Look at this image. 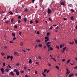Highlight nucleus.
Listing matches in <instances>:
<instances>
[{"label":"nucleus","mask_w":77,"mask_h":77,"mask_svg":"<svg viewBox=\"0 0 77 77\" xmlns=\"http://www.w3.org/2000/svg\"><path fill=\"white\" fill-rule=\"evenodd\" d=\"M70 19H71V20H74V17L73 16H71L70 17Z\"/></svg>","instance_id":"12"},{"label":"nucleus","mask_w":77,"mask_h":77,"mask_svg":"<svg viewBox=\"0 0 77 77\" xmlns=\"http://www.w3.org/2000/svg\"><path fill=\"white\" fill-rule=\"evenodd\" d=\"M65 2H62L61 3V5H63V6L65 5Z\"/></svg>","instance_id":"7"},{"label":"nucleus","mask_w":77,"mask_h":77,"mask_svg":"<svg viewBox=\"0 0 77 77\" xmlns=\"http://www.w3.org/2000/svg\"><path fill=\"white\" fill-rule=\"evenodd\" d=\"M14 21V18H12L11 20V22H13Z\"/></svg>","instance_id":"46"},{"label":"nucleus","mask_w":77,"mask_h":77,"mask_svg":"<svg viewBox=\"0 0 77 77\" xmlns=\"http://www.w3.org/2000/svg\"><path fill=\"white\" fill-rule=\"evenodd\" d=\"M12 35L13 36H15V33H12Z\"/></svg>","instance_id":"29"},{"label":"nucleus","mask_w":77,"mask_h":77,"mask_svg":"<svg viewBox=\"0 0 77 77\" xmlns=\"http://www.w3.org/2000/svg\"><path fill=\"white\" fill-rule=\"evenodd\" d=\"M63 62H65V59H63L62 60Z\"/></svg>","instance_id":"53"},{"label":"nucleus","mask_w":77,"mask_h":77,"mask_svg":"<svg viewBox=\"0 0 77 77\" xmlns=\"http://www.w3.org/2000/svg\"><path fill=\"white\" fill-rule=\"evenodd\" d=\"M10 58H11V60H12V59H13V56H11L10 57Z\"/></svg>","instance_id":"27"},{"label":"nucleus","mask_w":77,"mask_h":77,"mask_svg":"<svg viewBox=\"0 0 77 77\" xmlns=\"http://www.w3.org/2000/svg\"><path fill=\"white\" fill-rule=\"evenodd\" d=\"M36 64H37V65H39V62H36Z\"/></svg>","instance_id":"57"},{"label":"nucleus","mask_w":77,"mask_h":77,"mask_svg":"<svg viewBox=\"0 0 77 77\" xmlns=\"http://www.w3.org/2000/svg\"><path fill=\"white\" fill-rule=\"evenodd\" d=\"M42 74L43 75L44 77H45V76H46V75H45V74H44V72H43L42 73Z\"/></svg>","instance_id":"14"},{"label":"nucleus","mask_w":77,"mask_h":77,"mask_svg":"<svg viewBox=\"0 0 77 77\" xmlns=\"http://www.w3.org/2000/svg\"><path fill=\"white\" fill-rule=\"evenodd\" d=\"M20 44L21 46H22L23 45V43L22 42H20Z\"/></svg>","instance_id":"44"},{"label":"nucleus","mask_w":77,"mask_h":77,"mask_svg":"<svg viewBox=\"0 0 77 77\" xmlns=\"http://www.w3.org/2000/svg\"><path fill=\"white\" fill-rule=\"evenodd\" d=\"M14 54L15 56H17L18 55V53L17 52H14Z\"/></svg>","instance_id":"6"},{"label":"nucleus","mask_w":77,"mask_h":77,"mask_svg":"<svg viewBox=\"0 0 77 77\" xmlns=\"http://www.w3.org/2000/svg\"><path fill=\"white\" fill-rule=\"evenodd\" d=\"M27 18L26 17H24L23 19V20L25 22H26L27 21Z\"/></svg>","instance_id":"5"},{"label":"nucleus","mask_w":77,"mask_h":77,"mask_svg":"<svg viewBox=\"0 0 77 77\" xmlns=\"http://www.w3.org/2000/svg\"><path fill=\"white\" fill-rule=\"evenodd\" d=\"M22 7H23V8H24V7H26V5H22Z\"/></svg>","instance_id":"41"},{"label":"nucleus","mask_w":77,"mask_h":77,"mask_svg":"<svg viewBox=\"0 0 77 77\" xmlns=\"http://www.w3.org/2000/svg\"><path fill=\"white\" fill-rule=\"evenodd\" d=\"M21 17L20 16H18V19H19V20H20V19H21Z\"/></svg>","instance_id":"31"},{"label":"nucleus","mask_w":77,"mask_h":77,"mask_svg":"<svg viewBox=\"0 0 77 77\" xmlns=\"http://www.w3.org/2000/svg\"><path fill=\"white\" fill-rule=\"evenodd\" d=\"M5 63H3V66H5Z\"/></svg>","instance_id":"37"},{"label":"nucleus","mask_w":77,"mask_h":77,"mask_svg":"<svg viewBox=\"0 0 77 77\" xmlns=\"http://www.w3.org/2000/svg\"><path fill=\"white\" fill-rule=\"evenodd\" d=\"M69 43L70 44H71V45H73V44L72 43H71V42H69Z\"/></svg>","instance_id":"63"},{"label":"nucleus","mask_w":77,"mask_h":77,"mask_svg":"<svg viewBox=\"0 0 77 77\" xmlns=\"http://www.w3.org/2000/svg\"><path fill=\"white\" fill-rule=\"evenodd\" d=\"M9 71V69H5V71H6L7 72H8V71Z\"/></svg>","instance_id":"15"},{"label":"nucleus","mask_w":77,"mask_h":77,"mask_svg":"<svg viewBox=\"0 0 77 77\" xmlns=\"http://www.w3.org/2000/svg\"><path fill=\"white\" fill-rule=\"evenodd\" d=\"M47 12L48 14H50L51 13V10L49 8H48Z\"/></svg>","instance_id":"1"},{"label":"nucleus","mask_w":77,"mask_h":77,"mask_svg":"<svg viewBox=\"0 0 77 77\" xmlns=\"http://www.w3.org/2000/svg\"><path fill=\"white\" fill-rule=\"evenodd\" d=\"M51 44V42H47L46 44V45H49L48 44Z\"/></svg>","instance_id":"24"},{"label":"nucleus","mask_w":77,"mask_h":77,"mask_svg":"<svg viewBox=\"0 0 77 77\" xmlns=\"http://www.w3.org/2000/svg\"><path fill=\"white\" fill-rule=\"evenodd\" d=\"M45 39H46L47 41H49V37L48 36L46 37L45 38Z\"/></svg>","instance_id":"3"},{"label":"nucleus","mask_w":77,"mask_h":77,"mask_svg":"<svg viewBox=\"0 0 77 77\" xmlns=\"http://www.w3.org/2000/svg\"><path fill=\"white\" fill-rule=\"evenodd\" d=\"M38 46L39 47H42V44H39Z\"/></svg>","instance_id":"13"},{"label":"nucleus","mask_w":77,"mask_h":77,"mask_svg":"<svg viewBox=\"0 0 77 77\" xmlns=\"http://www.w3.org/2000/svg\"><path fill=\"white\" fill-rule=\"evenodd\" d=\"M24 72V71H23V70H21L20 71V72L21 73H23V72Z\"/></svg>","instance_id":"39"},{"label":"nucleus","mask_w":77,"mask_h":77,"mask_svg":"<svg viewBox=\"0 0 77 77\" xmlns=\"http://www.w3.org/2000/svg\"><path fill=\"white\" fill-rule=\"evenodd\" d=\"M50 35V32H48L47 34V36H48Z\"/></svg>","instance_id":"33"},{"label":"nucleus","mask_w":77,"mask_h":77,"mask_svg":"<svg viewBox=\"0 0 77 77\" xmlns=\"http://www.w3.org/2000/svg\"><path fill=\"white\" fill-rule=\"evenodd\" d=\"M75 28L76 29V30H77V25H76V26L75 27Z\"/></svg>","instance_id":"64"},{"label":"nucleus","mask_w":77,"mask_h":77,"mask_svg":"<svg viewBox=\"0 0 77 77\" xmlns=\"http://www.w3.org/2000/svg\"><path fill=\"white\" fill-rule=\"evenodd\" d=\"M9 13L11 15H13V14H14V13H13L12 11L9 12Z\"/></svg>","instance_id":"23"},{"label":"nucleus","mask_w":77,"mask_h":77,"mask_svg":"<svg viewBox=\"0 0 77 77\" xmlns=\"http://www.w3.org/2000/svg\"><path fill=\"white\" fill-rule=\"evenodd\" d=\"M10 58V55H8L7 57V59H9Z\"/></svg>","instance_id":"22"},{"label":"nucleus","mask_w":77,"mask_h":77,"mask_svg":"<svg viewBox=\"0 0 77 77\" xmlns=\"http://www.w3.org/2000/svg\"><path fill=\"white\" fill-rule=\"evenodd\" d=\"M51 59H53V60H54V61H55V62H56V59H55V58H54V57H51Z\"/></svg>","instance_id":"10"},{"label":"nucleus","mask_w":77,"mask_h":77,"mask_svg":"<svg viewBox=\"0 0 77 77\" xmlns=\"http://www.w3.org/2000/svg\"><path fill=\"white\" fill-rule=\"evenodd\" d=\"M16 74L17 75H20V73H19V72H18V71H17V72H16Z\"/></svg>","instance_id":"4"},{"label":"nucleus","mask_w":77,"mask_h":77,"mask_svg":"<svg viewBox=\"0 0 77 77\" xmlns=\"http://www.w3.org/2000/svg\"><path fill=\"white\" fill-rule=\"evenodd\" d=\"M5 23L6 24H9V20L5 21Z\"/></svg>","instance_id":"18"},{"label":"nucleus","mask_w":77,"mask_h":77,"mask_svg":"<svg viewBox=\"0 0 77 77\" xmlns=\"http://www.w3.org/2000/svg\"><path fill=\"white\" fill-rule=\"evenodd\" d=\"M66 48V47H65L64 48H63V50H64L65 51V49Z\"/></svg>","instance_id":"28"},{"label":"nucleus","mask_w":77,"mask_h":77,"mask_svg":"<svg viewBox=\"0 0 77 77\" xmlns=\"http://www.w3.org/2000/svg\"><path fill=\"white\" fill-rule=\"evenodd\" d=\"M18 23H21V21H20V20H19L18 21Z\"/></svg>","instance_id":"58"},{"label":"nucleus","mask_w":77,"mask_h":77,"mask_svg":"<svg viewBox=\"0 0 77 77\" xmlns=\"http://www.w3.org/2000/svg\"><path fill=\"white\" fill-rule=\"evenodd\" d=\"M16 65L17 66H19V65H20V64L19 63H17L16 64Z\"/></svg>","instance_id":"49"},{"label":"nucleus","mask_w":77,"mask_h":77,"mask_svg":"<svg viewBox=\"0 0 77 77\" xmlns=\"http://www.w3.org/2000/svg\"><path fill=\"white\" fill-rule=\"evenodd\" d=\"M70 11H71V12H75V11L74 10L72 9H71Z\"/></svg>","instance_id":"17"},{"label":"nucleus","mask_w":77,"mask_h":77,"mask_svg":"<svg viewBox=\"0 0 77 77\" xmlns=\"http://www.w3.org/2000/svg\"><path fill=\"white\" fill-rule=\"evenodd\" d=\"M14 27L15 29H17L18 26H17V25H15L14 26Z\"/></svg>","instance_id":"25"},{"label":"nucleus","mask_w":77,"mask_h":77,"mask_svg":"<svg viewBox=\"0 0 77 77\" xmlns=\"http://www.w3.org/2000/svg\"><path fill=\"white\" fill-rule=\"evenodd\" d=\"M29 63H32V60L31 59H30L29 61Z\"/></svg>","instance_id":"11"},{"label":"nucleus","mask_w":77,"mask_h":77,"mask_svg":"<svg viewBox=\"0 0 77 77\" xmlns=\"http://www.w3.org/2000/svg\"><path fill=\"white\" fill-rule=\"evenodd\" d=\"M45 43H47V42L48 41H47V40H45Z\"/></svg>","instance_id":"62"},{"label":"nucleus","mask_w":77,"mask_h":77,"mask_svg":"<svg viewBox=\"0 0 77 77\" xmlns=\"http://www.w3.org/2000/svg\"><path fill=\"white\" fill-rule=\"evenodd\" d=\"M24 69H27V67L26 66H24Z\"/></svg>","instance_id":"51"},{"label":"nucleus","mask_w":77,"mask_h":77,"mask_svg":"<svg viewBox=\"0 0 77 77\" xmlns=\"http://www.w3.org/2000/svg\"><path fill=\"white\" fill-rule=\"evenodd\" d=\"M59 29V26H57L56 27V29H57H57Z\"/></svg>","instance_id":"54"},{"label":"nucleus","mask_w":77,"mask_h":77,"mask_svg":"<svg viewBox=\"0 0 77 77\" xmlns=\"http://www.w3.org/2000/svg\"><path fill=\"white\" fill-rule=\"evenodd\" d=\"M8 66H9V68H10V69H11V66H10L9 65H8Z\"/></svg>","instance_id":"56"},{"label":"nucleus","mask_w":77,"mask_h":77,"mask_svg":"<svg viewBox=\"0 0 77 77\" xmlns=\"http://www.w3.org/2000/svg\"><path fill=\"white\" fill-rule=\"evenodd\" d=\"M36 34L39 35V31H38L36 32Z\"/></svg>","instance_id":"42"},{"label":"nucleus","mask_w":77,"mask_h":77,"mask_svg":"<svg viewBox=\"0 0 77 77\" xmlns=\"http://www.w3.org/2000/svg\"><path fill=\"white\" fill-rule=\"evenodd\" d=\"M35 74H38V72L36 70H35Z\"/></svg>","instance_id":"45"},{"label":"nucleus","mask_w":77,"mask_h":77,"mask_svg":"<svg viewBox=\"0 0 77 77\" xmlns=\"http://www.w3.org/2000/svg\"><path fill=\"white\" fill-rule=\"evenodd\" d=\"M53 26H51V27L50 28H49V29H53Z\"/></svg>","instance_id":"48"},{"label":"nucleus","mask_w":77,"mask_h":77,"mask_svg":"<svg viewBox=\"0 0 77 77\" xmlns=\"http://www.w3.org/2000/svg\"><path fill=\"white\" fill-rule=\"evenodd\" d=\"M22 33V32H20L19 33V35H20V36H21V33Z\"/></svg>","instance_id":"43"},{"label":"nucleus","mask_w":77,"mask_h":77,"mask_svg":"<svg viewBox=\"0 0 77 77\" xmlns=\"http://www.w3.org/2000/svg\"><path fill=\"white\" fill-rule=\"evenodd\" d=\"M35 1V0H32V3H34Z\"/></svg>","instance_id":"61"},{"label":"nucleus","mask_w":77,"mask_h":77,"mask_svg":"<svg viewBox=\"0 0 77 77\" xmlns=\"http://www.w3.org/2000/svg\"><path fill=\"white\" fill-rule=\"evenodd\" d=\"M53 48H52V47H50V50H53Z\"/></svg>","instance_id":"36"},{"label":"nucleus","mask_w":77,"mask_h":77,"mask_svg":"<svg viewBox=\"0 0 77 77\" xmlns=\"http://www.w3.org/2000/svg\"><path fill=\"white\" fill-rule=\"evenodd\" d=\"M15 39H16V38H15V37H14L13 38V41H14V40H15Z\"/></svg>","instance_id":"60"},{"label":"nucleus","mask_w":77,"mask_h":77,"mask_svg":"<svg viewBox=\"0 0 77 77\" xmlns=\"http://www.w3.org/2000/svg\"><path fill=\"white\" fill-rule=\"evenodd\" d=\"M35 22H36V24H38V23H39V21H38V20H35Z\"/></svg>","instance_id":"19"},{"label":"nucleus","mask_w":77,"mask_h":77,"mask_svg":"<svg viewBox=\"0 0 77 77\" xmlns=\"http://www.w3.org/2000/svg\"><path fill=\"white\" fill-rule=\"evenodd\" d=\"M74 75V74L73 73H71L70 74V75L69 76V77H72V76H73Z\"/></svg>","instance_id":"8"},{"label":"nucleus","mask_w":77,"mask_h":77,"mask_svg":"<svg viewBox=\"0 0 77 77\" xmlns=\"http://www.w3.org/2000/svg\"><path fill=\"white\" fill-rule=\"evenodd\" d=\"M38 58L40 59H42V58H41V56H38Z\"/></svg>","instance_id":"55"},{"label":"nucleus","mask_w":77,"mask_h":77,"mask_svg":"<svg viewBox=\"0 0 77 77\" xmlns=\"http://www.w3.org/2000/svg\"><path fill=\"white\" fill-rule=\"evenodd\" d=\"M10 74L11 75H14V72H10Z\"/></svg>","instance_id":"9"},{"label":"nucleus","mask_w":77,"mask_h":77,"mask_svg":"<svg viewBox=\"0 0 77 77\" xmlns=\"http://www.w3.org/2000/svg\"><path fill=\"white\" fill-rule=\"evenodd\" d=\"M47 69H45L44 70V72H47Z\"/></svg>","instance_id":"38"},{"label":"nucleus","mask_w":77,"mask_h":77,"mask_svg":"<svg viewBox=\"0 0 77 77\" xmlns=\"http://www.w3.org/2000/svg\"><path fill=\"white\" fill-rule=\"evenodd\" d=\"M47 45V46L48 48L49 49L50 48V46H51L50 45Z\"/></svg>","instance_id":"20"},{"label":"nucleus","mask_w":77,"mask_h":77,"mask_svg":"<svg viewBox=\"0 0 77 77\" xmlns=\"http://www.w3.org/2000/svg\"><path fill=\"white\" fill-rule=\"evenodd\" d=\"M30 24H32L33 23V21L32 20H30Z\"/></svg>","instance_id":"34"},{"label":"nucleus","mask_w":77,"mask_h":77,"mask_svg":"<svg viewBox=\"0 0 77 77\" xmlns=\"http://www.w3.org/2000/svg\"><path fill=\"white\" fill-rule=\"evenodd\" d=\"M70 60H68L67 61V62L66 63L67 64L68 63H69V62H70Z\"/></svg>","instance_id":"16"},{"label":"nucleus","mask_w":77,"mask_h":77,"mask_svg":"<svg viewBox=\"0 0 77 77\" xmlns=\"http://www.w3.org/2000/svg\"><path fill=\"white\" fill-rule=\"evenodd\" d=\"M36 41L37 42H41V40H37Z\"/></svg>","instance_id":"21"},{"label":"nucleus","mask_w":77,"mask_h":77,"mask_svg":"<svg viewBox=\"0 0 77 77\" xmlns=\"http://www.w3.org/2000/svg\"><path fill=\"white\" fill-rule=\"evenodd\" d=\"M55 67L56 68H57V69H59V67L58 66H56Z\"/></svg>","instance_id":"40"},{"label":"nucleus","mask_w":77,"mask_h":77,"mask_svg":"<svg viewBox=\"0 0 77 77\" xmlns=\"http://www.w3.org/2000/svg\"><path fill=\"white\" fill-rule=\"evenodd\" d=\"M49 20H50L51 22L52 21L51 18V17L49 18Z\"/></svg>","instance_id":"30"},{"label":"nucleus","mask_w":77,"mask_h":77,"mask_svg":"<svg viewBox=\"0 0 77 77\" xmlns=\"http://www.w3.org/2000/svg\"><path fill=\"white\" fill-rule=\"evenodd\" d=\"M74 41H75V43L77 44V40H76L75 39H74Z\"/></svg>","instance_id":"26"},{"label":"nucleus","mask_w":77,"mask_h":77,"mask_svg":"<svg viewBox=\"0 0 77 77\" xmlns=\"http://www.w3.org/2000/svg\"><path fill=\"white\" fill-rule=\"evenodd\" d=\"M60 48H62V44H61L60 46Z\"/></svg>","instance_id":"52"},{"label":"nucleus","mask_w":77,"mask_h":77,"mask_svg":"<svg viewBox=\"0 0 77 77\" xmlns=\"http://www.w3.org/2000/svg\"><path fill=\"white\" fill-rule=\"evenodd\" d=\"M1 70L2 72V74H3V73H4V72H5V70H4V69H3V68H1Z\"/></svg>","instance_id":"2"},{"label":"nucleus","mask_w":77,"mask_h":77,"mask_svg":"<svg viewBox=\"0 0 77 77\" xmlns=\"http://www.w3.org/2000/svg\"><path fill=\"white\" fill-rule=\"evenodd\" d=\"M27 11H28V9H27L26 8L25 10V11L26 12H27Z\"/></svg>","instance_id":"59"},{"label":"nucleus","mask_w":77,"mask_h":77,"mask_svg":"<svg viewBox=\"0 0 77 77\" xmlns=\"http://www.w3.org/2000/svg\"><path fill=\"white\" fill-rule=\"evenodd\" d=\"M14 72H17V71H18V70H17V69H14Z\"/></svg>","instance_id":"35"},{"label":"nucleus","mask_w":77,"mask_h":77,"mask_svg":"<svg viewBox=\"0 0 77 77\" xmlns=\"http://www.w3.org/2000/svg\"><path fill=\"white\" fill-rule=\"evenodd\" d=\"M56 48H57V49H59V47L56 46Z\"/></svg>","instance_id":"50"},{"label":"nucleus","mask_w":77,"mask_h":77,"mask_svg":"<svg viewBox=\"0 0 77 77\" xmlns=\"http://www.w3.org/2000/svg\"><path fill=\"white\" fill-rule=\"evenodd\" d=\"M1 55H2V56H5V54H4V53H2Z\"/></svg>","instance_id":"32"},{"label":"nucleus","mask_w":77,"mask_h":77,"mask_svg":"<svg viewBox=\"0 0 77 77\" xmlns=\"http://www.w3.org/2000/svg\"><path fill=\"white\" fill-rule=\"evenodd\" d=\"M66 69L67 71V72H68V71H69V70H68V68H66Z\"/></svg>","instance_id":"47"}]
</instances>
